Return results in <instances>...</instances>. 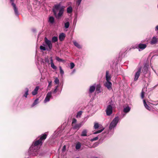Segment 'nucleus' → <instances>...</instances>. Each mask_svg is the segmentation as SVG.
Returning a JSON list of instances; mask_svg holds the SVG:
<instances>
[{
  "label": "nucleus",
  "mask_w": 158,
  "mask_h": 158,
  "mask_svg": "<svg viewBox=\"0 0 158 158\" xmlns=\"http://www.w3.org/2000/svg\"><path fill=\"white\" fill-rule=\"evenodd\" d=\"M47 135L44 134L41 136L39 139L34 141L29 150V154L32 156H36L38 154L39 146L41 145L43 142L46 138Z\"/></svg>",
  "instance_id": "nucleus-1"
},
{
  "label": "nucleus",
  "mask_w": 158,
  "mask_h": 158,
  "mask_svg": "<svg viewBox=\"0 0 158 158\" xmlns=\"http://www.w3.org/2000/svg\"><path fill=\"white\" fill-rule=\"evenodd\" d=\"M64 9L61 7L60 4L55 5L53 9L54 15L57 19H60L64 13Z\"/></svg>",
  "instance_id": "nucleus-2"
},
{
  "label": "nucleus",
  "mask_w": 158,
  "mask_h": 158,
  "mask_svg": "<svg viewBox=\"0 0 158 158\" xmlns=\"http://www.w3.org/2000/svg\"><path fill=\"white\" fill-rule=\"evenodd\" d=\"M120 120L118 116L116 117L111 122L109 127V130H111L114 129Z\"/></svg>",
  "instance_id": "nucleus-3"
},
{
  "label": "nucleus",
  "mask_w": 158,
  "mask_h": 158,
  "mask_svg": "<svg viewBox=\"0 0 158 158\" xmlns=\"http://www.w3.org/2000/svg\"><path fill=\"white\" fill-rule=\"evenodd\" d=\"M44 42H45L46 44V47H48V48H47V50L48 51L50 50L52 48V42L48 40L46 37L44 38Z\"/></svg>",
  "instance_id": "nucleus-4"
},
{
  "label": "nucleus",
  "mask_w": 158,
  "mask_h": 158,
  "mask_svg": "<svg viewBox=\"0 0 158 158\" xmlns=\"http://www.w3.org/2000/svg\"><path fill=\"white\" fill-rule=\"evenodd\" d=\"M113 112V107L111 105L107 106L106 110V114L108 116H110L112 114Z\"/></svg>",
  "instance_id": "nucleus-5"
},
{
  "label": "nucleus",
  "mask_w": 158,
  "mask_h": 158,
  "mask_svg": "<svg viewBox=\"0 0 158 158\" xmlns=\"http://www.w3.org/2000/svg\"><path fill=\"white\" fill-rule=\"evenodd\" d=\"M141 67H139L137 71H136L135 73V74L134 76V80L135 81H136L138 80V79L140 76L141 71Z\"/></svg>",
  "instance_id": "nucleus-6"
},
{
  "label": "nucleus",
  "mask_w": 158,
  "mask_h": 158,
  "mask_svg": "<svg viewBox=\"0 0 158 158\" xmlns=\"http://www.w3.org/2000/svg\"><path fill=\"white\" fill-rule=\"evenodd\" d=\"M104 85L109 90H110L112 89V84L110 81H106L104 84Z\"/></svg>",
  "instance_id": "nucleus-7"
},
{
  "label": "nucleus",
  "mask_w": 158,
  "mask_h": 158,
  "mask_svg": "<svg viewBox=\"0 0 158 158\" xmlns=\"http://www.w3.org/2000/svg\"><path fill=\"white\" fill-rule=\"evenodd\" d=\"M52 93L51 92H48L47 94L46 98L44 101V103L48 102L50 100V98L52 97Z\"/></svg>",
  "instance_id": "nucleus-8"
},
{
  "label": "nucleus",
  "mask_w": 158,
  "mask_h": 158,
  "mask_svg": "<svg viewBox=\"0 0 158 158\" xmlns=\"http://www.w3.org/2000/svg\"><path fill=\"white\" fill-rule=\"evenodd\" d=\"M146 47L147 45L146 44L140 43L138 44L137 49L139 51H140L144 49Z\"/></svg>",
  "instance_id": "nucleus-9"
},
{
  "label": "nucleus",
  "mask_w": 158,
  "mask_h": 158,
  "mask_svg": "<svg viewBox=\"0 0 158 158\" xmlns=\"http://www.w3.org/2000/svg\"><path fill=\"white\" fill-rule=\"evenodd\" d=\"M84 124L83 122H81L79 124H75L73 126V128L74 129H78L81 127Z\"/></svg>",
  "instance_id": "nucleus-10"
},
{
  "label": "nucleus",
  "mask_w": 158,
  "mask_h": 158,
  "mask_svg": "<svg viewBox=\"0 0 158 158\" xmlns=\"http://www.w3.org/2000/svg\"><path fill=\"white\" fill-rule=\"evenodd\" d=\"M12 6H13L15 15L17 16H18L19 15V13L18 9L16 6V5L15 3H13L12 5Z\"/></svg>",
  "instance_id": "nucleus-11"
},
{
  "label": "nucleus",
  "mask_w": 158,
  "mask_h": 158,
  "mask_svg": "<svg viewBox=\"0 0 158 158\" xmlns=\"http://www.w3.org/2000/svg\"><path fill=\"white\" fill-rule=\"evenodd\" d=\"M65 37V35L64 33H61L59 35V40L61 41H63Z\"/></svg>",
  "instance_id": "nucleus-12"
},
{
  "label": "nucleus",
  "mask_w": 158,
  "mask_h": 158,
  "mask_svg": "<svg viewBox=\"0 0 158 158\" xmlns=\"http://www.w3.org/2000/svg\"><path fill=\"white\" fill-rule=\"evenodd\" d=\"M96 86L95 85H93L90 86L89 89V93H92L95 90Z\"/></svg>",
  "instance_id": "nucleus-13"
},
{
  "label": "nucleus",
  "mask_w": 158,
  "mask_h": 158,
  "mask_svg": "<svg viewBox=\"0 0 158 158\" xmlns=\"http://www.w3.org/2000/svg\"><path fill=\"white\" fill-rule=\"evenodd\" d=\"M50 64L51 67L54 69H57L56 67L55 66L53 63V60L52 57H50Z\"/></svg>",
  "instance_id": "nucleus-14"
},
{
  "label": "nucleus",
  "mask_w": 158,
  "mask_h": 158,
  "mask_svg": "<svg viewBox=\"0 0 158 158\" xmlns=\"http://www.w3.org/2000/svg\"><path fill=\"white\" fill-rule=\"evenodd\" d=\"M148 71V67L147 66L145 65L143 67L142 71L144 75L147 74Z\"/></svg>",
  "instance_id": "nucleus-15"
},
{
  "label": "nucleus",
  "mask_w": 158,
  "mask_h": 158,
  "mask_svg": "<svg viewBox=\"0 0 158 158\" xmlns=\"http://www.w3.org/2000/svg\"><path fill=\"white\" fill-rule=\"evenodd\" d=\"M46 44L45 43V42H44V43H43L42 44V45H41L40 47V50H42L43 51H45L47 50V48H46Z\"/></svg>",
  "instance_id": "nucleus-16"
},
{
  "label": "nucleus",
  "mask_w": 158,
  "mask_h": 158,
  "mask_svg": "<svg viewBox=\"0 0 158 158\" xmlns=\"http://www.w3.org/2000/svg\"><path fill=\"white\" fill-rule=\"evenodd\" d=\"M39 89V87L36 86L35 89L32 91V94L33 95H35L37 94V92Z\"/></svg>",
  "instance_id": "nucleus-17"
},
{
  "label": "nucleus",
  "mask_w": 158,
  "mask_h": 158,
  "mask_svg": "<svg viewBox=\"0 0 158 158\" xmlns=\"http://www.w3.org/2000/svg\"><path fill=\"white\" fill-rule=\"evenodd\" d=\"M81 147V143L79 142H78L76 143L75 145V148L77 150H79Z\"/></svg>",
  "instance_id": "nucleus-18"
},
{
  "label": "nucleus",
  "mask_w": 158,
  "mask_h": 158,
  "mask_svg": "<svg viewBox=\"0 0 158 158\" xmlns=\"http://www.w3.org/2000/svg\"><path fill=\"white\" fill-rule=\"evenodd\" d=\"M73 43L74 44V45L77 48H78L80 49L82 47L77 42V41L75 40H73Z\"/></svg>",
  "instance_id": "nucleus-19"
},
{
  "label": "nucleus",
  "mask_w": 158,
  "mask_h": 158,
  "mask_svg": "<svg viewBox=\"0 0 158 158\" xmlns=\"http://www.w3.org/2000/svg\"><path fill=\"white\" fill-rule=\"evenodd\" d=\"M131 108L129 106H126L124 108L123 112L126 113H127L130 110Z\"/></svg>",
  "instance_id": "nucleus-20"
},
{
  "label": "nucleus",
  "mask_w": 158,
  "mask_h": 158,
  "mask_svg": "<svg viewBox=\"0 0 158 158\" xmlns=\"http://www.w3.org/2000/svg\"><path fill=\"white\" fill-rule=\"evenodd\" d=\"M109 72L108 71H106V81H110L111 79L109 75Z\"/></svg>",
  "instance_id": "nucleus-21"
},
{
  "label": "nucleus",
  "mask_w": 158,
  "mask_h": 158,
  "mask_svg": "<svg viewBox=\"0 0 158 158\" xmlns=\"http://www.w3.org/2000/svg\"><path fill=\"white\" fill-rule=\"evenodd\" d=\"M143 103L145 108L147 110H150L151 109V107L147 104L146 101L144 99L143 100Z\"/></svg>",
  "instance_id": "nucleus-22"
},
{
  "label": "nucleus",
  "mask_w": 158,
  "mask_h": 158,
  "mask_svg": "<svg viewBox=\"0 0 158 158\" xmlns=\"http://www.w3.org/2000/svg\"><path fill=\"white\" fill-rule=\"evenodd\" d=\"M157 42V40L156 38L155 37H153L151 41V44H155Z\"/></svg>",
  "instance_id": "nucleus-23"
},
{
  "label": "nucleus",
  "mask_w": 158,
  "mask_h": 158,
  "mask_svg": "<svg viewBox=\"0 0 158 158\" xmlns=\"http://www.w3.org/2000/svg\"><path fill=\"white\" fill-rule=\"evenodd\" d=\"M87 130L86 129H84L81 132V136H87Z\"/></svg>",
  "instance_id": "nucleus-24"
},
{
  "label": "nucleus",
  "mask_w": 158,
  "mask_h": 158,
  "mask_svg": "<svg viewBox=\"0 0 158 158\" xmlns=\"http://www.w3.org/2000/svg\"><path fill=\"white\" fill-rule=\"evenodd\" d=\"M39 99L36 98L34 102L31 105V107H32L37 104L39 103Z\"/></svg>",
  "instance_id": "nucleus-25"
},
{
  "label": "nucleus",
  "mask_w": 158,
  "mask_h": 158,
  "mask_svg": "<svg viewBox=\"0 0 158 158\" xmlns=\"http://www.w3.org/2000/svg\"><path fill=\"white\" fill-rule=\"evenodd\" d=\"M49 22L51 24H53L54 22V18L52 16L49 17Z\"/></svg>",
  "instance_id": "nucleus-26"
},
{
  "label": "nucleus",
  "mask_w": 158,
  "mask_h": 158,
  "mask_svg": "<svg viewBox=\"0 0 158 158\" xmlns=\"http://www.w3.org/2000/svg\"><path fill=\"white\" fill-rule=\"evenodd\" d=\"M25 90L26 91L24 94L23 95V96L26 98L27 97V95L28 94L29 89L28 88H26L25 89Z\"/></svg>",
  "instance_id": "nucleus-27"
},
{
  "label": "nucleus",
  "mask_w": 158,
  "mask_h": 158,
  "mask_svg": "<svg viewBox=\"0 0 158 158\" xmlns=\"http://www.w3.org/2000/svg\"><path fill=\"white\" fill-rule=\"evenodd\" d=\"M58 41V38L56 36H53L52 39V42L54 43L57 42Z\"/></svg>",
  "instance_id": "nucleus-28"
},
{
  "label": "nucleus",
  "mask_w": 158,
  "mask_h": 158,
  "mask_svg": "<svg viewBox=\"0 0 158 158\" xmlns=\"http://www.w3.org/2000/svg\"><path fill=\"white\" fill-rule=\"evenodd\" d=\"M101 88V86L100 85H98L97 86L96 90L98 92V93H100L101 92L100 90Z\"/></svg>",
  "instance_id": "nucleus-29"
},
{
  "label": "nucleus",
  "mask_w": 158,
  "mask_h": 158,
  "mask_svg": "<svg viewBox=\"0 0 158 158\" xmlns=\"http://www.w3.org/2000/svg\"><path fill=\"white\" fill-rule=\"evenodd\" d=\"M72 8L71 6H69L67 9V12L68 13H70L72 12Z\"/></svg>",
  "instance_id": "nucleus-30"
},
{
  "label": "nucleus",
  "mask_w": 158,
  "mask_h": 158,
  "mask_svg": "<svg viewBox=\"0 0 158 158\" xmlns=\"http://www.w3.org/2000/svg\"><path fill=\"white\" fill-rule=\"evenodd\" d=\"M104 128H103L102 129L100 130H99L98 131H95L94 132V134H97L98 133H100L101 132H102L104 130Z\"/></svg>",
  "instance_id": "nucleus-31"
},
{
  "label": "nucleus",
  "mask_w": 158,
  "mask_h": 158,
  "mask_svg": "<svg viewBox=\"0 0 158 158\" xmlns=\"http://www.w3.org/2000/svg\"><path fill=\"white\" fill-rule=\"evenodd\" d=\"M82 111H79L77 113V114L76 115V117L77 118H80L81 116V115L82 114Z\"/></svg>",
  "instance_id": "nucleus-32"
},
{
  "label": "nucleus",
  "mask_w": 158,
  "mask_h": 158,
  "mask_svg": "<svg viewBox=\"0 0 158 158\" xmlns=\"http://www.w3.org/2000/svg\"><path fill=\"white\" fill-rule=\"evenodd\" d=\"M56 59L59 62H64V60H62L58 56H56Z\"/></svg>",
  "instance_id": "nucleus-33"
},
{
  "label": "nucleus",
  "mask_w": 158,
  "mask_h": 158,
  "mask_svg": "<svg viewBox=\"0 0 158 158\" xmlns=\"http://www.w3.org/2000/svg\"><path fill=\"white\" fill-rule=\"evenodd\" d=\"M59 68L60 70V73L61 74V75L62 76L64 74V71L62 70V68L61 66H59Z\"/></svg>",
  "instance_id": "nucleus-34"
},
{
  "label": "nucleus",
  "mask_w": 158,
  "mask_h": 158,
  "mask_svg": "<svg viewBox=\"0 0 158 158\" xmlns=\"http://www.w3.org/2000/svg\"><path fill=\"white\" fill-rule=\"evenodd\" d=\"M69 26V22H67L64 23V27L66 28H68Z\"/></svg>",
  "instance_id": "nucleus-35"
},
{
  "label": "nucleus",
  "mask_w": 158,
  "mask_h": 158,
  "mask_svg": "<svg viewBox=\"0 0 158 158\" xmlns=\"http://www.w3.org/2000/svg\"><path fill=\"white\" fill-rule=\"evenodd\" d=\"M99 127V125L98 123H96L94 124V127L95 129H97Z\"/></svg>",
  "instance_id": "nucleus-36"
},
{
  "label": "nucleus",
  "mask_w": 158,
  "mask_h": 158,
  "mask_svg": "<svg viewBox=\"0 0 158 158\" xmlns=\"http://www.w3.org/2000/svg\"><path fill=\"white\" fill-rule=\"evenodd\" d=\"M54 82L56 84H59V79L56 77L55 80Z\"/></svg>",
  "instance_id": "nucleus-37"
},
{
  "label": "nucleus",
  "mask_w": 158,
  "mask_h": 158,
  "mask_svg": "<svg viewBox=\"0 0 158 158\" xmlns=\"http://www.w3.org/2000/svg\"><path fill=\"white\" fill-rule=\"evenodd\" d=\"M77 121V120L75 118H73L72 122V125L73 126V125L76 124Z\"/></svg>",
  "instance_id": "nucleus-38"
},
{
  "label": "nucleus",
  "mask_w": 158,
  "mask_h": 158,
  "mask_svg": "<svg viewBox=\"0 0 158 158\" xmlns=\"http://www.w3.org/2000/svg\"><path fill=\"white\" fill-rule=\"evenodd\" d=\"M70 68L71 69H73L75 66V64L73 63H71L70 64Z\"/></svg>",
  "instance_id": "nucleus-39"
},
{
  "label": "nucleus",
  "mask_w": 158,
  "mask_h": 158,
  "mask_svg": "<svg viewBox=\"0 0 158 158\" xmlns=\"http://www.w3.org/2000/svg\"><path fill=\"white\" fill-rule=\"evenodd\" d=\"M45 61L47 63L49 64V60L48 59V57H45Z\"/></svg>",
  "instance_id": "nucleus-40"
},
{
  "label": "nucleus",
  "mask_w": 158,
  "mask_h": 158,
  "mask_svg": "<svg viewBox=\"0 0 158 158\" xmlns=\"http://www.w3.org/2000/svg\"><path fill=\"white\" fill-rule=\"evenodd\" d=\"M58 86H56L55 87V89H54V91H53V92L54 94H55L56 93V92L58 89Z\"/></svg>",
  "instance_id": "nucleus-41"
},
{
  "label": "nucleus",
  "mask_w": 158,
  "mask_h": 158,
  "mask_svg": "<svg viewBox=\"0 0 158 158\" xmlns=\"http://www.w3.org/2000/svg\"><path fill=\"white\" fill-rule=\"evenodd\" d=\"M144 92L142 90L141 93V97L142 99L144 98Z\"/></svg>",
  "instance_id": "nucleus-42"
},
{
  "label": "nucleus",
  "mask_w": 158,
  "mask_h": 158,
  "mask_svg": "<svg viewBox=\"0 0 158 158\" xmlns=\"http://www.w3.org/2000/svg\"><path fill=\"white\" fill-rule=\"evenodd\" d=\"M98 137H94L92 139H91V141H95V140H97L98 139Z\"/></svg>",
  "instance_id": "nucleus-43"
},
{
  "label": "nucleus",
  "mask_w": 158,
  "mask_h": 158,
  "mask_svg": "<svg viewBox=\"0 0 158 158\" xmlns=\"http://www.w3.org/2000/svg\"><path fill=\"white\" fill-rule=\"evenodd\" d=\"M77 0V4L79 6L81 3L82 0Z\"/></svg>",
  "instance_id": "nucleus-44"
},
{
  "label": "nucleus",
  "mask_w": 158,
  "mask_h": 158,
  "mask_svg": "<svg viewBox=\"0 0 158 158\" xmlns=\"http://www.w3.org/2000/svg\"><path fill=\"white\" fill-rule=\"evenodd\" d=\"M66 148V146L65 145H64L63 146V148H62V151L64 152L65 151Z\"/></svg>",
  "instance_id": "nucleus-45"
},
{
  "label": "nucleus",
  "mask_w": 158,
  "mask_h": 158,
  "mask_svg": "<svg viewBox=\"0 0 158 158\" xmlns=\"http://www.w3.org/2000/svg\"><path fill=\"white\" fill-rule=\"evenodd\" d=\"M155 31H158V25H157L155 28Z\"/></svg>",
  "instance_id": "nucleus-46"
},
{
  "label": "nucleus",
  "mask_w": 158,
  "mask_h": 158,
  "mask_svg": "<svg viewBox=\"0 0 158 158\" xmlns=\"http://www.w3.org/2000/svg\"><path fill=\"white\" fill-rule=\"evenodd\" d=\"M135 48H137V47H136L134 46H132L131 47V48H133V49H135Z\"/></svg>",
  "instance_id": "nucleus-47"
},
{
  "label": "nucleus",
  "mask_w": 158,
  "mask_h": 158,
  "mask_svg": "<svg viewBox=\"0 0 158 158\" xmlns=\"http://www.w3.org/2000/svg\"><path fill=\"white\" fill-rule=\"evenodd\" d=\"M10 2L11 3V5H12V4L14 3V0H10Z\"/></svg>",
  "instance_id": "nucleus-48"
},
{
  "label": "nucleus",
  "mask_w": 158,
  "mask_h": 158,
  "mask_svg": "<svg viewBox=\"0 0 158 158\" xmlns=\"http://www.w3.org/2000/svg\"><path fill=\"white\" fill-rule=\"evenodd\" d=\"M52 84V82L50 81V82H49V86H51Z\"/></svg>",
  "instance_id": "nucleus-49"
},
{
  "label": "nucleus",
  "mask_w": 158,
  "mask_h": 158,
  "mask_svg": "<svg viewBox=\"0 0 158 158\" xmlns=\"http://www.w3.org/2000/svg\"><path fill=\"white\" fill-rule=\"evenodd\" d=\"M150 73H149V75L148 76V77H150Z\"/></svg>",
  "instance_id": "nucleus-50"
},
{
  "label": "nucleus",
  "mask_w": 158,
  "mask_h": 158,
  "mask_svg": "<svg viewBox=\"0 0 158 158\" xmlns=\"http://www.w3.org/2000/svg\"><path fill=\"white\" fill-rule=\"evenodd\" d=\"M125 114H123V117H124V116H125Z\"/></svg>",
  "instance_id": "nucleus-51"
},
{
  "label": "nucleus",
  "mask_w": 158,
  "mask_h": 158,
  "mask_svg": "<svg viewBox=\"0 0 158 158\" xmlns=\"http://www.w3.org/2000/svg\"><path fill=\"white\" fill-rule=\"evenodd\" d=\"M75 70H73V72H75Z\"/></svg>",
  "instance_id": "nucleus-52"
},
{
  "label": "nucleus",
  "mask_w": 158,
  "mask_h": 158,
  "mask_svg": "<svg viewBox=\"0 0 158 158\" xmlns=\"http://www.w3.org/2000/svg\"><path fill=\"white\" fill-rule=\"evenodd\" d=\"M95 158H98V157H95Z\"/></svg>",
  "instance_id": "nucleus-53"
},
{
  "label": "nucleus",
  "mask_w": 158,
  "mask_h": 158,
  "mask_svg": "<svg viewBox=\"0 0 158 158\" xmlns=\"http://www.w3.org/2000/svg\"><path fill=\"white\" fill-rule=\"evenodd\" d=\"M76 158H78V157H76Z\"/></svg>",
  "instance_id": "nucleus-54"
}]
</instances>
